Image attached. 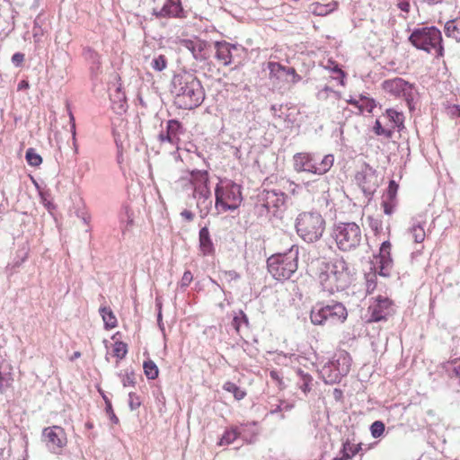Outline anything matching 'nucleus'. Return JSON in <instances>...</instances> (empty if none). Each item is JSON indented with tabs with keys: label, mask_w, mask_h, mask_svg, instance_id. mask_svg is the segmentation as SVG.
<instances>
[{
	"label": "nucleus",
	"mask_w": 460,
	"mask_h": 460,
	"mask_svg": "<svg viewBox=\"0 0 460 460\" xmlns=\"http://www.w3.org/2000/svg\"><path fill=\"white\" fill-rule=\"evenodd\" d=\"M171 92L175 95L174 104L183 110H192L199 106L204 99L200 82L193 74L188 72L173 75Z\"/></svg>",
	"instance_id": "nucleus-1"
},
{
	"label": "nucleus",
	"mask_w": 460,
	"mask_h": 460,
	"mask_svg": "<svg viewBox=\"0 0 460 460\" xmlns=\"http://www.w3.org/2000/svg\"><path fill=\"white\" fill-rule=\"evenodd\" d=\"M318 281L323 291L334 294L346 289L351 282V273L343 258L330 262L322 261L318 268Z\"/></svg>",
	"instance_id": "nucleus-2"
},
{
	"label": "nucleus",
	"mask_w": 460,
	"mask_h": 460,
	"mask_svg": "<svg viewBox=\"0 0 460 460\" xmlns=\"http://www.w3.org/2000/svg\"><path fill=\"white\" fill-rule=\"evenodd\" d=\"M410 42L418 49L436 58L444 56L441 31L435 26L415 29L409 37Z\"/></svg>",
	"instance_id": "nucleus-3"
},
{
	"label": "nucleus",
	"mask_w": 460,
	"mask_h": 460,
	"mask_svg": "<svg viewBox=\"0 0 460 460\" xmlns=\"http://www.w3.org/2000/svg\"><path fill=\"white\" fill-rule=\"evenodd\" d=\"M298 246L293 245L285 253H277L267 260V267L270 275L278 279H290L298 267Z\"/></svg>",
	"instance_id": "nucleus-4"
},
{
	"label": "nucleus",
	"mask_w": 460,
	"mask_h": 460,
	"mask_svg": "<svg viewBox=\"0 0 460 460\" xmlns=\"http://www.w3.org/2000/svg\"><path fill=\"white\" fill-rule=\"evenodd\" d=\"M325 220L316 211L300 213L296 219V231L298 236L305 243L317 242L325 231Z\"/></svg>",
	"instance_id": "nucleus-5"
},
{
	"label": "nucleus",
	"mask_w": 460,
	"mask_h": 460,
	"mask_svg": "<svg viewBox=\"0 0 460 460\" xmlns=\"http://www.w3.org/2000/svg\"><path fill=\"white\" fill-rule=\"evenodd\" d=\"M332 236L338 248L347 252L357 248L362 240V231L354 222H340L333 226Z\"/></svg>",
	"instance_id": "nucleus-6"
},
{
	"label": "nucleus",
	"mask_w": 460,
	"mask_h": 460,
	"mask_svg": "<svg viewBox=\"0 0 460 460\" xmlns=\"http://www.w3.org/2000/svg\"><path fill=\"white\" fill-rule=\"evenodd\" d=\"M383 90L396 98H402L409 109V112H414L418 104V93L414 86L401 77L385 80L382 84Z\"/></svg>",
	"instance_id": "nucleus-7"
},
{
	"label": "nucleus",
	"mask_w": 460,
	"mask_h": 460,
	"mask_svg": "<svg viewBox=\"0 0 460 460\" xmlns=\"http://www.w3.org/2000/svg\"><path fill=\"white\" fill-rule=\"evenodd\" d=\"M348 313L345 306L339 302L331 304H316L313 306L310 314V319L314 325H322L327 322L339 323L347 319Z\"/></svg>",
	"instance_id": "nucleus-8"
},
{
	"label": "nucleus",
	"mask_w": 460,
	"mask_h": 460,
	"mask_svg": "<svg viewBox=\"0 0 460 460\" xmlns=\"http://www.w3.org/2000/svg\"><path fill=\"white\" fill-rule=\"evenodd\" d=\"M334 163L332 155H326L316 167L314 155L308 153H298L294 155L293 166L296 172H308L317 175H323L330 171Z\"/></svg>",
	"instance_id": "nucleus-9"
},
{
	"label": "nucleus",
	"mask_w": 460,
	"mask_h": 460,
	"mask_svg": "<svg viewBox=\"0 0 460 460\" xmlns=\"http://www.w3.org/2000/svg\"><path fill=\"white\" fill-rule=\"evenodd\" d=\"M351 359L347 353H341L336 359L323 367L325 383L335 384L347 376L350 370Z\"/></svg>",
	"instance_id": "nucleus-10"
},
{
	"label": "nucleus",
	"mask_w": 460,
	"mask_h": 460,
	"mask_svg": "<svg viewBox=\"0 0 460 460\" xmlns=\"http://www.w3.org/2000/svg\"><path fill=\"white\" fill-rule=\"evenodd\" d=\"M138 121L135 119L132 123H130L124 117H115L112 120V132L114 136V141L117 146L118 151V163H122V154L124 151V141L129 136L130 125L134 128L137 127Z\"/></svg>",
	"instance_id": "nucleus-11"
},
{
	"label": "nucleus",
	"mask_w": 460,
	"mask_h": 460,
	"mask_svg": "<svg viewBox=\"0 0 460 460\" xmlns=\"http://www.w3.org/2000/svg\"><path fill=\"white\" fill-rule=\"evenodd\" d=\"M42 439L48 449L55 454H58L66 445V433L59 426L45 428L42 431Z\"/></svg>",
	"instance_id": "nucleus-12"
},
{
	"label": "nucleus",
	"mask_w": 460,
	"mask_h": 460,
	"mask_svg": "<svg viewBox=\"0 0 460 460\" xmlns=\"http://www.w3.org/2000/svg\"><path fill=\"white\" fill-rule=\"evenodd\" d=\"M373 265L374 270L378 273V275L385 278L391 275L393 260L391 258V243L389 241L382 243L379 249V254L375 256Z\"/></svg>",
	"instance_id": "nucleus-13"
},
{
	"label": "nucleus",
	"mask_w": 460,
	"mask_h": 460,
	"mask_svg": "<svg viewBox=\"0 0 460 460\" xmlns=\"http://www.w3.org/2000/svg\"><path fill=\"white\" fill-rule=\"evenodd\" d=\"M356 181L366 196H371L378 187V179L372 167L364 164L361 170L356 174Z\"/></svg>",
	"instance_id": "nucleus-14"
},
{
	"label": "nucleus",
	"mask_w": 460,
	"mask_h": 460,
	"mask_svg": "<svg viewBox=\"0 0 460 460\" xmlns=\"http://www.w3.org/2000/svg\"><path fill=\"white\" fill-rule=\"evenodd\" d=\"M369 322H380L394 313L393 302L388 297L378 296L368 307Z\"/></svg>",
	"instance_id": "nucleus-15"
},
{
	"label": "nucleus",
	"mask_w": 460,
	"mask_h": 460,
	"mask_svg": "<svg viewBox=\"0 0 460 460\" xmlns=\"http://www.w3.org/2000/svg\"><path fill=\"white\" fill-rule=\"evenodd\" d=\"M259 202L268 212L282 206L285 202V194L278 190H264L259 195Z\"/></svg>",
	"instance_id": "nucleus-16"
},
{
	"label": "nucleus",
	"mask_w": 460,
	"mask_h": 460,
	"mask_svg": "<svg viewBox=\"0 0 460 460\" xmlns=\"http://www.w3.org/2000/svg\"><path fill=\"white\" fill-rule=\"evenodd\" d=\"M268 69L270 71V78L277 80H288L291 76V82L296 83L301 77L296 74L294 67H287L279 62H269Z\"/></svg>",
	"instance_id": "nucleus-17"
},
{
	"label": "nucleus",
	"mask_w": 460,
	"mask_h": 460,
	"mask_svg": "<svg viewBox=\"0 0 460 460\" xmlns=\"http://www.w3.org/2000/svg\"><path fill=\"white\" fill-rule=\"evenodd\" d=\"M192 196L197 199V208L199 211L200 217L205 218L212 208L210 189L201 188V190H193Z\"/></svg>",
	"instance_id": "nucleus-18"
},
{
	"label": "nucleus",
	"mask_w": 460,
	"mask_h": 460,
	"mask_svg": "<svg viewBox=\"0 0 460 460\" xmlns=\"http://www.w3.org/2000/svg\"><path fill=\"white\" fill-rule=\"evenodd\" d=\"M182 11L180 0H165L160 10L157 8L153 9V14L157 18L179 17Z\"/></svg>",
	"instance_id": "nucleus-19"
},
{
	"label": "nucleus",
	"mask_w": 460,
	"mask_h": 460,
	"mask_svg": "<svg viewBox=\"0 0 460 460\" xmlns=\"http://www.w3.org/2000/svg\"><path fill=\"white\" fill-rule=\"evenodd\" d=\"M388 122L383 125V123L376 119L373 128L375 133L377 136H384L386 138L392 137L394 129L396 126L400 127L402 123V117H384Z\"/></svg>",
	"instance_id": "nucleus-20"
},
{
	"label": "nucleus",
	"mask_w": 460,
	"mask_h": 460,
	"mask_svg": "<svg viewBox=\"0 0 460 460\" xmlns=\"http://www.w3.org/2000/svg\"><path fill=\"white\" fill-rule=\"evenodd\" d=\"M217 49L216 58L222 62L224 66H228L232 62V49H236V46L226 41H217L215 43Z\"/></svg>",
	"instance_id": "nucleus-21"
},
{
	"label": "nucleus",
	"mask_w": 460,
	"mask_h": 460,
	"mask_svg": "<svg viewBox=\"0 0 460 460\" xmlns=\"http://www.w3.org/2000/svg\"><path fill=\"white\" fill-rule=\"evenodd\" d=\"M181 131L180 123L175 119H171L167 123L166 131L159 134V139L162 142L167 141L172 145L178 140V135Z\"/></svg>",
	"instance_id": "nucleus-22"
},
{
	"label": "nucleus",
	"mask_w": 460,
	"mask_h": 460,
	"mask_svg": "<svg viewBox=\"0 0 460 460\" xmlns=\"http://www.w3.org/2000/svg\"><path fill=\"white\" fill-rule=\"evenodd\" d=\"M182 46L190 50L196 60H203L205 57L203 56V51L207 47V41L202 40H184L182 41Z\"/></svg>",
	"instance_id": "nucleus-23"
},
{
	"label": "nucleus",
	"mask_w": 460,
	"mask_h": 460,
	"mask_svg": "<svg viewBox=\"0 0 460 460\" xmlns=\"http://www.w3.org/2000/svg\"><path fill=\"white\" fill-rule=\"evenodd\" d=\"M215 196H216V208L218 210L217 214L222 211L235 210L238 207L237 204L228 203L229 201L225 199V190L224 187L220 184H217L215 189Z\"/></svg>",
	"instance_id": "nucleus-24"
},
{
	"label": "nucleus",
	"mask_w": 460,
	"mask_h": 460,
	"mask_svg": "<svg viewBox=\"0 0 460 460\" xmlns=\"http://www.w3.org/2000/svg\"><path fill=\"white\" fill-rule=\"evenodd\" d=\"M199 248L204 256L210 255L214 252V244L210 238L207 226L202 227L199 233Z\"/></svg>",
	"instance_id": "nucleus-25"
},
{
	"label": "nucleus",
	"mask_w": 460,
	"mask_h": 460,
	"mask_svg": "<svg viewBox=\"0 0 460 460\" xmlns=\"http://www.w3.org/2000/svg\"><path fill=\"white\" fill-rule=\"evenodd\" d=\"M258 432L259 431L255 422L243 423L239 427V437L247 443H253L258 435Z\"/></svg>",
	"instance_id": "nucleus-26"
},
{
	"label": "nucleus",
	"mask_w": 460,
	"mask_h": 460,
	"mask_svg": "<svg viewBox=\"0 0 460 460\" xmlns=\"http://www.w3.org/2000/svg\"><path fill=\"white\" fill-rule=\"evenodd\" d=\"M84 58L91 63V73L97 75L101 68L100 55L92 48L86 47L83 50Z\"/></svg>",
	"instance_id": "nucleus-27"
},
{
	"label": "nucleus",
	"mask_w": 460,
	"mask_h": 460,
	"mask_svg": "<svg viewBox=\"0 0 460 460\" xmlns=\"http://www.w3.org/2000/svg\"><path fill=\"white\" fill-rule=\"evenodd\" d=\"M224 190L225 199L233 204H237V207H239L242 201L240 186L234 182H228L227 185L224 187Z\"/></svg>",
	"instance_id": "nucleus-28"
},
{
	"label": "nucleus",
	"mask_w": 460,
	"mask_h": 460,
	"mask_svg": "<svg viewBox=\"0 0 460 460\" xmlns=\"http://www.w3.org/2000/svg\"><path fill=\"white\" fill-rule=\"evenodd\" d=\"M360 449V444L354 445L351 444L349 440H346L343 442L342 448L341 449L339 455L334 457L333 460H348L356 456Z\"/></svg>",
	"instance_id": "nucleus-29"
},
{
	"label": "nucleus",
	"mask_w": 460,
	"mask_h": 460,
	"mask_svg": "<svg viewBox=\"0 0 460 460\" xmlns=\"http://www.w3.org/2000/svg\"><path fill=\"white\" fill-rule=\"evenodd\" d=\"M208 173L207 171H196L191 172V184L193 190H201V188L209 189Z\"/></svg>",
	"instance_id": "nucleus-30"
},
{
	"label": "nucleus",
	"mask_w": 460,
	"mask_h": 460,
	"mask_svg": "<svg viewBox=\"0 0 460 460\" xmlns=\"http://www.w3.org/2000/svg\"><path fill=\"white\" fill-rule=\"evenodd\" d=\"M444 31L447 38L460 42V17L449 20L445 23Z\"/></svg>",
	"instance_id": "nucleus-31"
},
{
	"label": "nucleus",
	"mask_w": 460,
	"mask_h": 460,
	"mask_svg": "<svg viewBox=\"0 0 460 460\" xmlns=\"http://www.w3.org/2000/svg\"><path fill=\"white\" fill-rule=\"evenodd\" d=\"M349 102L354 104L359 111V112H372L376 107V102L374 99L360 95L358 99L350 100Z\"/></svg>",
	"instance_id": "nucleus-32"
},
{
	"label": "nucleus",
	"mask_w": 460,
	"mask_h": 460,
	"mask_svg": "<svg viewBox=\"0 0 460 460\" xmlns=\"http://www.w3.org/2000/svg\"><path fill=\"white\" fill-rule=\"evenodd\" d=\"M240 436L239 427L238 426H231L226 429L219 439L217 445L218 446H228L234 443Z\"/></svg>",
	"instance_id": "nucleus-33"
},
{
	"label": "nucleus",
	"mask_w": 460,
	"mask_h": 460,
	"mask_svg": "<svg viewBox=\"0 0 460 460\" xmlns=\"http://www.w3.org/2000/svg\"><path fill=\"white\" fill-rule=\"evenodd\" d=\"M100 314L107 329H112L117 324V319L111 308L103 306L100 308Z\"/></svg>",
	"instance_id": "nucleus-34"
},
{
	"label": "nucleus",
	"mask_w": 460,
	"mask_h": 460,
	"mask_svg": "<svg viewBox=\"0 0 460 460\" xmlns=\"http://www.w3.org/2000/svg\"><path fill=\"white\" fill-rule=\"evenodd\" d=\"M410 231L415 243H420L424 241L425 231L420 221H413Z\"/></svg>",
	"instance_id": "nucleus-35"
},
{
	"label": "nucleus",
	"mask_w": 460,
	"mask_h": 460,
	"mask_svg": "<svg viewBox=\"0 0 460 460\" xmlns=\"http://www.w3.org/2000/svg\"><path fill=\"white\" fill-rule=\"evenodd\" d=\"M248 317L243 311H240L238 314L234 315L232 321V326L237 333H240L243 326L248 327Z\"/></svg>",
	"instance_id": "nucleus-36"
},
{
	"label": "nucleus",
	"mask_w": 460,
	"mask_h": 460,
	"mask_svg": "<svg viewBox=\"0 0 460 460\" xmlns=\"http://www.w3.org/2000/svg\"><path fill=\"white\" fill-rule=\"evenodd\" d=\"M143 368H144L145 375L148 379L154 380V379L157 378L158 374H159V369H158L156 364L153 360L149 359V360L145 361L143 364Z\"/></svg>",
	"instance_id": "nucleus-37"
},
{
	"label": "nucleus",
	"mask_w": 460,
	"mask_h": 460,
	"mask_svg": "<svg viewBox=\"0 0 460 460\" xmlns=\"http://www.w3.org/2000/svg\"><path fill=\"white\" fill-rule=\"evenodd\" d=\"M445 369L449 376H454L460 381V358L447 362Z\"/></svg>",
	"instance_id": "nucleus-38"
},
{
	"label": "nucleus",
	"mask_w": 460,
	"mask_h": 460,
	"mask_svg": "<svg viewBox=\"0 0 460 460\" xmlns=\"http://www.w3.org/2000/svg\"><path fill=\"white\" fill-rule=\"evenodd\" d=\"M223 388L224 390L233 394L234 397L238 401L243 399L246 395V393L243 389H241L239 386H237L234 383L232 382H226L223 385Z\"/></svg>",
	"instance_id": "nucleus-39"
},
{
	"label": "nucleus",
	"mask_w": 460,
	"mask_h": 460,
	"mask_svg": "<svg viewBox=\"0 0 460 460\" xmlns=\"http://www.w3.org/2000/svg\"><path fill=\"white\" fill-rule=\"evenodd\" d=\"M25 159L31 166H39L42 163L41 156L33 148H29L25 154Z\"/></svg>",
	"instance_id": "nucleus-40"
},
{
	"label": "nucleus",
	"mask_w": 460,
	"mask_h": 460,
	"mask_svg": "<svg viewBox=\"0 0 460 460\" xmlns=\"http://www.w3.org/2000/svg\"><path fill=\"white\" fill-rule=\"evenodd\" d=\"M41 17L40 15L37 16L33 22V28H32V36L34 42L38 43L40 41L41 37L44 34V31L41 27Z\"/></svg>",
	"instance_id": "nucleus-41"
},
{
	"label": "nucleus",
	"mask_w": 460,
	"mask_h": 460,
	"mask_svg": "<svg viewBox=\"0 0 460 460\" xmlns=\"http://www.w3.org/2000/svg\"><path fill=\"white\" fill-rule=\"evenodd\" d=\"M298 374L301 376V382L298 384V386L305 394H307L311 390L310 385L313 378L310 375L305 374L301 370L298 371Z\"/></svg>",
	"instance_id": "nucleus-42"
},
{
	"label": "nucleus",
	"mask_w": 460,
	"mask_h": 460,
	"mask_svg": "<svg viewBox=\"0 0 460 460\" xmlns=\"http://www.w3.org/2000/svg\"><path fill=\"white\" fill-rule=\"evenodd\" d=\"M128 353V346L123 341H116L113 345V354L116 358L122 359Z\"/></svg>",
	"instance_id": "nucleus-43"
},
{
	"label": "nucleus",
	"mask_w": 460,
	"mask_h": 460,
	"mask_svg": "<svg viewBox=\"0 0 460 460\" xmlns=\"http://www.w3.org/2000/svg\"><path fill=\"white\" fill-rule=\"evenodd\" d=\"M167 66V59L164 55H159L153 58L151 66L156 71H163Z\"/></svg>",
	"instance_id": "nucleus-44"
},
{
	"label": "nucleus",
	"mask_w": 460,
	"mask_h": 460,
	"mask_svg": "<svg viewBox=\"0 0 460 460\" xmlns=\"http://www.w3.org/2000/svg\"><path fill=\"white\" fill-rule=\"evenodd\" d=\"M370 431L373 438L381 437L385 431V424L380 420H376L370 426Z\"/></svg>",
	"instance_id": "nucleus-45"
},
{
	"label": "nucleus",
	"mask_w": 460,
	"mask_h": 460,
	"mask_svg": "<svg viewBox=\"0 0 460 460\" xmlns=\"http://www.w3.org/2000/svg\"><path fill=\"white\" fill-rule=\"evenodd\" d=\"M397 190H398V184L395 182V181L391 180L389 181V185H388L386 192L384 196V199H387L392 201L395 200Z\"/></svg>",
	"instance_id": "nucleus-46"
},
{
	"label": "nucleus",
	"mask_w": 460,
	"mask_h": 460,
	"mask_svg": "<svg viewBox=\"0 0 460 460\" xmlns=\"http://www.w3.org/2000/svg\"><path fill=\"white\" fill-rule=\"evenodd\" d=\"M377 272L375 270L374 273H368L367 275H366V286H367V291L368 293H371L375 290L376 288V274Z\"/></svg>",
	"instance_id": "nucleus-47"
},
{
	"label": "nucleus",
	"mask_w": 460,
	"mask_h": 460,
	"mask_svg": "<svg viewBox=\"0 0 460 460\" xmlns=\"http://www.w3.org/2000/svg\"><path fill=\"white\" fill-rule=\"evenodd\" d=\"M141 405V401L138 395L130 392L128 394V407L131 411H136Z\"/></svg>",
	"instance_id": "nucleus-48"
},
{
	"label": "nucleus",
	"mask_w": 460,
	"mask_h": 460,
	"mask_svg": "<svg viewBox=\"0 0 460 460\" xmlns=\"http://www.w3.org/2000/svg\"><path fill=\"white\" fill-rule=\"evenodd\" d=\"M11 385L10 374L3 373L0 369V391L4 393Z\"/></svg>",
	"instance_id": "nucleus-49"
},
{
	"label": "nucleus",
	"mask_w": 460,
	"mask_h": 460,
	"mask_svg": "<svg viewBox=\"0 0 460 460\" xmlns=\"http://www.w3.org/2000/svg\"><path fill=\"white\" fill-rule=\"evenodd\" d=\"M305 185L309 190H313L314 187L321 188L322 190H324L328 184L324 179H318L316 181H308Z\"/></svg>",
	"instance_id": "nucleus-50"
},
{
	"label": "nucleus",
	"mask_w": 460,
	"mask_h": 460,
	"mask_svg": "<svg viewBox=\"0 0 460 460\" xmlns=\"http://www.w3.org/2000/svg\"><path fill=\"white\" fill-rule=\"evenodd\" d=\"M123 386H134L136 384V377L134 372H127L121 378Z\"/></svg>",
	"instance_id": "nucleus-51"
},
{
	"label": "nucleus",
	"mask_w": 460,
	"mask_h": 460,
	"mask_svg": "<svg viewBox=\"0 0 460 460\" xmlns=\"http://www.w3.org/2000/svg\"><path fill=\"white\" fill-rule=\"evenodd\" d=\"M382 206L384 208V212L385 215H392L395 208V200H390L387 199H383Z\"/></svg>",
	"instance_id": "nucleus-52"
},
{
	"label": "nucleus",
	"mask_w": 460,
	"mask_h": 460,
	"mask_svg": "<svg viewBox=\"0 0 460 460\" xmlns=\"http://www.w3.org/2000/svg\"><path fill=\"white\" fill-rule=\"evenodd\" d=\"M193 279V275L192 273L190 271V270H186L184 273H183V276L181 279V288H186L188 287L190 282L192 281Z\"/></svg>",
	"instance_id": "nucleus-53"
},
{
	"label": "nucleus",
	"mask_w": 460,
	"mask_h": 460,
	"mask_svg": "<svg viewBox=\"0 0 460 460\" xmlns=\"http://www.w3.org/2000/svg\"><path fill=\"white\" fill-rule=\"evenodd\" d=\"M23 61L24 54L21 52H16L12 57V63L17 67L20 66L23 63Z\"/></svg>",
	"instance_id": "nucleus-54"
},
{
	"label": "nucleus",
	"mask_w": 460,
	"mask_h": 460,
	"mask_svg": "<svg viewBox=\"0 0 460 460\" xmlns=\"http://www.w3.org/2000/svg\"><path fill=\"white\" fill-rule=\"evenodd\" d=\"M327 6L322 4H316V7L314 9V13L316 15H324L328 13Z\"/></svg>",
	"instance_id": "nucleus-55"
},
{
	"label": "nucleus",
	"mask_w": 460,
	"mask_h": 460,
	"mask_svg": "<svg viewBox=\"0 0 460 460\" xmlns=\"http://www.w3.org/2000/svg\"><path fill=\"white\" fill-rule=\"evenodd\" d=\"M398 8L405 13H408L410 11V3L409 0H398Z\"/></svg>",
	"instance_id": "nucleus-56"
},
{
	"label": "nucleus",
	"mask_w": 460,
	"mask_h": 460,
	"mask_svg": "<svg viewBox=\"0 0 460 460\" xmlns=\"http://www.w3.org/2000/svg\"><path fill=\"white\" fill-rule=\"evenodd\" d=\"M70 119H69V123H70V127H71V133H72V139H73V144L75 145V136H76V130H75V117H69Z\"/></svg>",
	"instance_id": "nucleus-57"
},
{
	"label": "nucleus",
	"mask_w": 460,
	"mask_h": 460,
	"mask_svg": "<svg viewBox=\"0 0 460 460\" xmlns=\"http://www.w3.org/2000/svg\"><path fill=\"white\" fill-rule=\"evenodd\" d=\"M181 216L186 219L187 221L190 222L193 220L194 218V214L190 211V210H187V209H184L181 213Z\"/></svg>",
	"instance_id": "nucleus-58"
},
{
	"label": "nucleus",
	"mask_w": 460,
	"mask_h": 460,
	"mask_svg": "<svg viewBox=\"0 0 460 460\" xmlns=\"http://www.w3.org/2000/svg\"><path fill=\"white\" fill-rule=\"evenodd\" d=\"M40 197H41L42 204L44 205V207H46L49 210L52 209L54 206L49 200L47 199L45 195L41 193Z\"/></svg>",
	"instance_id": "nucleus-59"
},
{
	"label": "nucleus",
	"mask_w": 460,
	"mask_h": 460,
	"mask_svg": "<svg viewBox=\"0 0 460 460\" xmlns=\"http://www.w3.org/2000/svg\"><path fill=\"white\" fill-rule=\"evenodd\" d=\"M270 376L273 380H276L278 381L279 383H280L281 381V376H280V374L279 372L276 371V370H272L270 371Z\"/></svg>",
	"instance_id": "nucleus-60"
},
{
	"label": "nucleus",
	"mask_w": 460,
	"mask_h": 460,
	"mask_svg": "<svg viewBox=\"0 0 460 460\" xmlns=\"http://www.w3.org/2000/svg\"><path fill=\"white\" fill-rule=\"evenodd\" d=\"M449 112L451 113V115H460V108L458 105H453L451 108H450V111Z\"/></svg>",
	"instance_id": "nucleus-61"
},
{
	"label": "nucleus",
	"mask_w": 460,
	"mask_h": 460,
	"mask_svg": "<svg viewBox=\"0 0 460 460\" xmlns=\"http://www.w3.org/2000/svg\"><path fill=\"white\" fill-rule=\"evenodd\" d=\"M29 87V84L27 81L25 80H22L18 84V90H22V89H26Z\"/></svg>",
	"instance_id": "nucleus-62"
},
{
	"label": "nucleus",
	"mask_w": 460,
	"mask_h": 460,
	"mask_svg": "<svg viewBox=\"0 0 460 460\" xmlns=\"http://www.w3.org/2000/svg\"><path fill=\"white\" fill-rule=\"evenodd\" d=\"M386 115H396V116H399V115H402V111H393L392 109H388L386 111Z\"/></svg>",
	"instance_id": "nucleus-63"
},
{
	"label": "nucleus",
	"mask_w": 460,
	"mask_h": 460,
	"mask_svg": "<svg viewBox=\"0 0 460 460\" xmlns=\"http://www.w3.org/2000/svg\"><path fill=\"white\" fill-rule=\"evenodd\" d=\"M333 72L337 74L338 75H341V77L345 76V73L337 66L333 68Z\"/></svg>",
	"instance_id": "nucleus-64"
}]
</instances>
